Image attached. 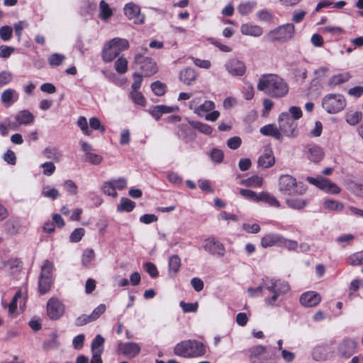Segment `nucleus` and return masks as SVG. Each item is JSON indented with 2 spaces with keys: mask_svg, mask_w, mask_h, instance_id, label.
Wrapping results in <instances>:
<instances>
[{
  "mask_svg": "<svg viewBox=\"0 0 363 363\" xmlns=\"http://www.w3.org/2000/svg\"><path fill=\"white\" fill-rule=\"evenodd\" d=\"M264 290L267 294H264V303L267 306L276 307L284 301L286 294L290 291L289 284L283 280L276 279L269 277L262 278Z\"/></svg>",
  "mask_w": 363,
  "mask_h": 363,
  "instance_id": "1",
  "label": "nucleus"
},
{
  "mask_svg": "<svg viewBox=\"0 0 363 363\" xmlns=\"http://www.w3.org/2000/svg\"><path fill=\"white\" fill-rule=\"evenodd\" d=\"M257 89L274 98H281L289 91L286 81L277 74H264L259 79Z\"/></svg>",
  "mask_w": 363,
  "mask_h": 363,
  "instance_id": "2",
  "label": "nucleus"
},
{
  "mask_svg": "<svg viewBox=\"0 0 363 363\" xmlns=\"http://www.w3.org/2000/svg\"><path fill=\"white\" fill-rule=\"evenodd\" d=\"M302 116V111L299 107L291 106L288 112L280 113L278 123L282 134L288 138H295L298 134L296 121Z\"/></svg>",
  "mask_w": 363,
  "mask_h": 363,
  "instance_id": "3",
  "label": "nucleus"
},
{
  "mask_svg": "<svg viewBox=\"0 0 363 363\" xmlns=\"http://www.w3.org/2000/svg\"><path fill=\"white\" fill-rule=\"evenodd\" d=\"M204 345L196 340H186L178 342L174 347V354L184 358H196L206 354Z\"/></svg>",
  "mask_w": 363,
  "mask_h": 363,
  "instance_id": "4",
  "label": "nucleus"
},
{
  "mask_svg": "<svg viewBox=\"0 0 363 363\" xmlns=\"http://www.w3.org/2000/svg\"><path fill=\"white\" fill-rule=\"evenodd\" d=\"M129 48V43L126 39L115 38L108 42L103 50V60L106 62H111L122 51Z\"/></svg>",
  "mask_w": 363,
  "mask_h": 363,
  "instance_id": "5",
  "label": "nucleus"
},
{
  "mask_svg": "<svg viewBox=\"0 0 363 363\" xmlns=\"http://www.w3.org/2000/svg\"><path fill=\"white\" fill-rule=\"evenodd\" d=\"M295 34V26L293 23H286L269 31L267 38L269 40L281 43L287 42L293 38Z\"/></svg>",
  "mask_w": 363,
  "mask_h": 363,
  "instance_id": "6",
  "label": "nucleus"
},
{
  "mask_svg": "<svg viewBox=\"0 0 363 363\" xmlns=\"http://www.w3.org/2000/svg\"><path fill=\"white\" fill-rule=\"evenodd\" d=\"M322 106L329 113H337L345 108L346 100L341 94H329L323 98Z\"/></svg>",
  "mask_w": 363,
  "mask_h": 363,
  "instance_id": "7",
  "label": "nucleus"
},
{
  "mask_svg": "<svg viewBox=\"0 0 363 363\" xmlns=\"http://www.w3.org/2000/svg\"><path fill=\"white\" fill-rule=\"evenodd\" d=\"M306 181L328 194H337L341 191L336 184L321 176L316 177H307Z\"/></svg>",
  "mask_w": 363,
  "mask_h": 363,
  "instance_id": "8",
  "label": "nucleus"
},
{
  "mask_svg": "<svg viewBox=\"0 0 363 363\" xmlns=\"http://www.w3.org/2000/svg\"><path fill=\"white\" fill-rule=\"evenodd\" d=\"M279 191L284 194H303L305 189L298 190L296 179L289 174L281 175L279 179Z\"/></svg>",
  "mask_w": 363,
  "mask_h": 363,
  "instance_id": "9",
  "label": "nucleus"
},
{
  "mask_svg": "<svg viewBox=\"0 0 363 363\" xmlns=\"http://www.w3.org/2000/svg\"><path fill=\"white\" fill-rule=\"evenodd\" d=\"M203 247L206 252L214 256L223 257L225 253V249L223 243L213 237L205 239Z\"/></svg>",
  "mask_w": 363,
  "mask_h": 363,
  "instance_id": "10",
  "label": "nucleus"
},
{
  "mask_svg": "<svg viewBox=\"0 0 363 363\" xmlns=\"http://www.w3.org/2000/svg\"><path fill=\"white\" fill-rule=\"evenodd\" d=\"M135 62L140 65V69L147 77L151 76L157 72L156 63L151 58L145 57L140 53L135 55Z\"/></svg>",
  "mask_w": 363,
  "mask_h": 363,
  "instance_id": "11",
  "label": "nucleus"
},
{
  "mask_svg": "<svg viewBox=\"0 0 363 363\" xmlns=\"http://www.w3.org/2000/svg\"><path fill=\"white\" fill-rule=\"evenodd\" d=\"M65 312L64 304L57 298H51L47 303V315L51 320H58Z\"/></svg>",
  "mask_w": 363,
  "mask_h": 363,
  "instance_id": "12",
  "label": "nucleus"
},
{
  "mask_svg": "<svg viewBox=\"0 0 363 363\" xmlns=\"http://www.w3.org/2000/svg\"><path fill=\"white\" fill-rule=\"evenodd\" d=\"M124 13L127 18L132 20L135 24H143L145 21V16L140 13V8L135 3L126 4L123 8Z\"/></svg>",
  "mask_w": 363,
  "mask_h": 363,
  "instance_id": "13",
  "label": "nucleus"
},
{
  "mask_svg": "<svg viewBox=\"0 0 363 363\" xmlns=\"http://www.w3.org/2000/svg\"><path fill=\"white\" fill-rule=\"evenodd\" d=\"M227 72L233 77H241L245 74V63L236 58L229 60L225 65Z\"/></svg>",
  "mask_w": 363,
  "mask_h": 363,
  "instance_id": "14",
  "label": "nucleus"
},
{
  "mask_svg": "<svg viewBox=\"0 0 363 363\" xmlns=\"http://www.w3.org/2000/svg\"><path fill=\"white\" fill-rule=\"evenodd\" d=\"M304 155L312 162L319 163L324 157L325 152L322 147L316 145H308L305 147Z\"/></svg>",
  "mask_w": 363,
  "mask_h": 363,
  "instance_id": "15",
  "label": "nucleus"
},
{
  "mask_svg": "<svg viewBox=\"0 0 363 363\" xmlns=\"http://www.w3.org/2000/svg\"><path fill=\"white\" fill-rule=\"evenodd\" d=\"M321 301L320 294L315 291H308L301 294L299 298L300 303L304 307H315Z\"/></svg>",
  "mask_w": 363,
  "mask_h": 363,
  "instance_id": "16",
  "label": "nucleus"
},
{
  "mask_svg": "<svg viewBox=\"0 0 363 363\" xmlns=\"http://www.w3.org/2000/svg\"><path fill=\"white\" fill-rule=\"evenodd\" d=\"M250 359L252 363H270L267 359L266 347L255 346L250 350Z\"/></svg>",
  "mask_w": 363,
  "mask_h": 363,
  "instance_id": "17",
  "label": "nucleus"
},
{
  "mask_svg": "<svg viewBox=\"0 0 363 363\" xmlns=\"http://www.w3.org/2000/svg\"><path fill=\"white\" fill-rule=\"evenodd\" d=\"M357 342L352 339L343 340L338 346L340 354L345 357H350L355 351Z\"/></svg>",
  "mask_w": 363,
  "mask_h": 363,
  "instance_id": "18",
  "label": "nucleus"
},
{
  "mask_svg": "<svg viewBox=\"0 0 363 363\" xmlns=\"http://www.w3.org/2000/svg\"><path fill=\"white\" fill-rule=\"evenodd\" d=\"M119 351L129 358L135 357L140 351V347L135 342L120 343Z\"/></svg>",
  "mask_w": 363,
  "mask_h": 363,
  "instance_id": "19",
  "label": "nucleus"
},
{
  "mask_svg": "<svg viewBox=\"0 0 363 363\" xmlns=\"http://www.w3.org/2000/svg\"><path fill=\"white\" fill-rule=\"evenodd\" d=\"M177 110V106L157 105L154 106L152 108L150 109L148 111L156 121H159L163 114L173 113Z\"/></svg>",
  "mask_w": 363,
  "mask_h": 363,
  "instance_id": "20",
  "label": "nucleus"
},
{
  "mask_svg": "<svg viewBox=\"0 0 363 363\" xmlns=\"http://www.w3.org/2000/svg\"><path fill=\"white\" fill-rule=\"evenodd\" d=\"M18 98L19 94L13 89H5L1 95V103L6 107L13 105Z\"/></svg>",
  "mask_w": 363,
  "mask_h": 363,
  "instance_id": "21",
  "label": "nucleus"
},
{
  "mask_svg": "<svg viewBox=\"0 0 363 363\" xmlns=\"http://www.w3.org/2000/svg\"><path fill=\"white\" fill-rule=\"evenodd\" d=\"M260 133L266 136H272L279 141H282L284 135L274 124H268L260 128Z\"/></svg>",
  "mask_w": 363,
  "mask_h": 363,
  "instance_id": "22",
  "label": "nucleus"
},
{
  "mask_svg": "<svg viewBox=\"0 0 363 363\" xmlns=\"http://www.w3.org/2000/svg\"><path fill=\"white\" fill-rule=\"evenodd\" d=\"M282 236L278 233H269L265 235L261 240V245L264 247H269L274 245L280 247Z\"/></svg>",
  "mask_w": 363,
  "mask_h": 363,
  "instance_id": "23",
  "label": "nucleus"
},
{
  "mask_svg": "<svg viewBox=\"0 0 363 363\" xmlns=\"http://www.w3.org/2000/svg\"><path fill=\"white\" fill-rule=\"evenodd\" d=\"M240 32L242 35L253 37H259L263 33L262 28L257 25L244 23L240 26Z\"/></svg>",
  "mask_w": 363,
  "mask_h": 363,
  "instance_id": "24",
  "label": "nucleus"
},
{
  "mask_svg": "<svg viewBox=\"0 0 363 363\" xmlns=\"http://www.w3.org/2000/svg\"><path fill=\"white\" fill-rule=\"evenodd\" d=\"M113 9L104 0H101L99 5V17L104 21H108L113 16Z\"/></svg>",
  "mask_w": 363,
  "mask_h": 363,
  "instance_id": "25",
  "label": "nucleus"
},
{
  "mask_svg": "<svg viewBox=\"0 0 363 363\" xmlns=\"http://www.w3.org/2000/svg\"><path fill=\"white\" fill-rule=\"evenodd\" d=\"M179 79L184 84L191 85L196 79V74L194 69L188 67L180 72Z\"/></svg>",
  "mask_w": 363,
  "mask_h": 363,
  "instance_id": "26",
  "label": "nucleus"
},
{
  "mask_svg": "<svg viewBox=\"0 0 363 363\" xmlns=\"http://www.w3.org/2000/svg\"><path fill=\"white\" fill-rule=\"evenodd\" d=\"M274 157L272 151H267L258 158V164L262 168H269L274 165Z\"/></svg>",
  "mask_w": 363,
  "mask_h": 363,
  "instance_id": "27",
  "label": "nucleus"
},
{
  "mask_svg": "<svg viewBox=\"0 0 363 363\" xmlns=\"http://www.w3.org/2000/svg\"><path fill=\"white\" fill-rule=\"evenodd\" d=\"M169 275L174 277L179 271L181 259L177 255L171 256L169 259Z\"/></svg>",
  "mask_w": 363,
  "mask_h": 363,
  "instance_id": "28",
  "label": "nucleus"
},
{
  "mask_svg": "<svg viewBox=\"0 0 363 363\" xmlns=\"http://www.w3.org/2000/svg\"><path fill=\"white\" fill-rule=\"evenodd\" d=\"M259 201H263L272 207H280V202L278 199L274 196L267 191L259 193Z\"/></svg>",
  "mask_w": 363,
  "mask_h": 363,
  "instance_id": "29",
  "label": "nucleus"
},
{
  "mask_svg": "<svg viewBox=\"0 0 363 363\" xmlns=\"http://www.w3.org/2000/svg\"><path fill=\"white\" fill-rule=\"evenodd\" d=\"M16 118L21 125H29L33 122L34 116L29 111L23 110L16 115Z\"/></svg>",
  "mask_w": 363,
  "mask_h": 363,
  "instance_id": "30",
  "label": "nucleus"
},
{
  "mask_svg": "<svg viewBox=\"0 0 363 363\" xmlns=\"http://www.w3.org/2000/svg\"><path fill=\"white\" fill-rule=\"evenodd\" d=\"M215 108V104L212 101H205L201 104L199 107L195 108V114L198 116H203L206 113L213 111Z\"/></svg>",
  "mask_w": 363,
  "mask_h": 363,
  "instance_id": "31",
  "label": "nucleus"
},
{
  "mask_svg": "<svg viewBox=\"0 0 363 363\" xmlns=\"http://www.w3.org/2000/svg\"><path fill=\"white\" fill-rule=\"evenodd\" d=\"M60 346L58 341V334L56 331L52 332L50 335V339L43 342L44 350H54Z\"/></svg>",
  "mask_w": 363,
  "mask_h": 363,
  "instance_id": "32",
  "label": "nucleus"
},
{
  "mask_svg": "<svg viewBox=\"0 0 363 363\" xmlns=\"http://www.w3.org/2000/svg\"><path fill=\"white\" fill-rule=\"evenodd\" d=\"M286 203L289 208L296 210H301L304 208L307 205L306 201L301 198L286 199Z\"/></svg>",
  "mask_w": 363,
  "mask_h": 363,
  "instance_id": "33",
  "label": "nucleus"
},
{
  "mask_svg": "<svg viewBox=\"0 0 363 363\" xmlns=\"http://www.w3.org/2000/svg\"><path fill=\"white\" fill-rule=\"evenodd\" d=\"M240 184L247 186L257 188L262 186L263 184V178L257 175H254L240 182Z\"/></svg>",
  "mask_w": 363,
  "mask_h": 363,
  "instance_id": "34",
  "label": "nucleus"
},
{
  "mask_svg": "<svg viewBox=\"0 0 363 363\" xmlns=\"http://www.w3.org/2000/svg\"><path fill=\"white\" fill-rule=\"evenodd\" d=\"M351 76L348 72L340 73L333 75L329 80V84L330 86H337L340 84L347 82L350 79Z\"/></svg>",
  "mask_w": 363,
  "mask_h": 363,
  "instance_id": "35",
  "label": "nucleus"
},
{
  "mask_svg": "<svg viewBox=\"0 0 363 363\" xmlns=\"http://www.w3.org/2000/svg\"><path fill=\"white\" fill-rule=\"evenodd\" d=\"M256 4V2L253 1L241 3L238 6V12L241 15H247L255 9Z\"/></svg>",
  "mask_w": 363,
  "mask_h": 363,
  "instance_id": "36",
  "label": "nucleus"
},
{
  "mask_svg": "<svg viewBox=\"0 0 363 363\" xmlns=\"http://www.w3.org/2000/svg\"><path fill=\"white\" fill-rule=\"evenodd\" d=\"M323 204L325 208L330 211H340L344 208L342 203L334 199H327Z\"/></svg>",
  "mask_w": 363,
  "mask_h": 363,
  "instance_id": "37",
  "label": "nucleus"
},
{
  "mask_svg": "<svg viewBox=\"0 0 363 363\" xmlns=\"http://www.w3.org/2000/svg\"><path fill=\"white\" fill-rule=\"evenodd\" d=\"M190 124L194 129L205 135H210L213 131V128L206 123H203L199 121H192Z\"/></svg>",
  "mask_w": 363,
  "mask_h": 363,
  "instance_id": "38",
  "label": "nucleus"
},
{
  "mask_svg": "<svg viewBox=\"0 0 363 363\" xmlns=\"http://www.w3.org/2000/svg\"><path fill=\"white\" fill-rule=\"evenodd\" d=\"M41 195L43 197L55 200L59 196L60 194L57 189L50 187V186H44L42 189Z\"/></svg>",
  "mask_w": 363,
  "mask_h": 363,
  "instance_id": "39",
  "label": "nucleus"
},
{
  "mask_svg": "<svg viewBox=\"0 0 363 363\" xmlns=\"http://www.w3.org/2000/svg\"><path fill=\"white\" fill-rule=\"evenodd\" d=\"M362 118L361 111H354L346 114L345 119L347 123L351 125H355L359 123Z\"/></svg>",
  "mask_w": 363,
  "mask_h": 363,
  "instance_id": "40",
  "label": "nucleus"
},
{
  "mask_svg": "<svg viewBox=\"0 0 363 363\" xmlns=\"http://www.w3.org/2000/svg\"><path fill=\"white\" fill-rule=\"evenodd\" d=\"M104 338L101 335H97L91 342V352H103Z\"/></svg>",
  "mask_w": 363,
  "mask_h": 363,
  "instance_id": "41",
  "label": "nucleus"
},
{
  "mask_svg": "<svg viewBox=\"0 0 363 363\" xmlns=\"http://www.w3.org/2000/svg\"><path fill=\"white\" fill-rule=\"evenodd\" d=\"M53 267V264L51 262L45 260L41 267L40 277L52 279Z\"/></svg>",
  "mask_w": 363,
  "mask_h": 363,
  "instance_id": "42",
  "label": "nucleus"
},
{
  "mask_svg": "<svg viewBox=\"0 0 363 363\" xmlns=\"http://www.w3.org/2000/svg\"><path fill=\"white\" fill-rule=\"evenodd\" d=\"M52 279L40 277L38 281V289L41 294L48 293L51 287Z\"/></svg>",
  "mask_w": 363,
  "mask_h": 363,
  "instance_id": "43",
  "label": "nucleus"
},
{
  "mask_svg": "<svg viewBox=\"0 0 363 363\" xmlns=\"http://www.w3.org/2000/svg\"><path fill=\"white\" fill-rule=\"evenodd\" d=\"M240 194L242 196L254 202H259V194L249 189H240Z\"/></svg>",
  "mask_w": 363,
  "mask_h": 363,
  "instance_id": "44",
  "label": "nucleus"
},
{
  "mask_svg": "<svg viewBox=\"0 0 363 363\" xmlns=\"http://www.w3.org/2000/svg\"><path fill=\"white\" fill-rule=\"evenodd\" d=\"M135 206L134 201L128 199H122L121 204L118 206V211L130 212Z\"/></svg>",
  "mask_w": 363,
  "mask_h": 363,
  "instance_id": "45",
  "label": "nucleus"
},
{
  "mask_svg": "<svg viewBox=\"0 0 363 363\" xmlns=\"http://www.w3.org/2000/svg\"><path fill=\"white\" fill-rule=\"evenodd\" d=\"M347 262L352 266L363 265V251L350 255L347 259Z\"/></svg>",
  "mask_w": 363,
  "mask_h": 363,
  "instance_id": "46",
  "label": "nucleus"
},
{
  "mask_svg": "<svg viewBox=\"0 0 363 363\" xmlns=\"http://www.w3.org/2000/svg\"><path fill=\"white\" fill-rule=\"evenodd\" d=\"M65 60V56L62 54L59 53H53L50 55L48 58L49 65L50 66L55 67L60 65Z\"/></svg>",
  "mask_w": 363,
  "mask_h": 363,
  "instance_id": "47",
  "label": "nucleus"
},
{
  "mask_svg": "<svg viewBox=\"0 0 363 363\" xmlns=\"http://www.w3.org/2000/svg\"><path fill=\"white\" fill-rule=\"evenodd\" d=\"M43 155L46 158L52 159L54 160H59L61 157V155L59 152L58 150L53 147H46L43 150Z\"/></svg>",
  "mask_w": 363,
  "mask_h": 363,
  "instance_id": "48",
  "label": "nucleus"
},
{
  "mask_svg": "<svg viewBox=\"0 0 363 363\" xmlns=\"http://www.w3.org/2000/svg\"><path fill=\"white\" fill-rule=\"evenodd\" d=\"M95 257L94 252L92 249H86L83 252L82 256V264L84 266H88L94 260Z\"/></svg>",
  "mask_w": 363,
  "mask_h": 363,
  "instance_id": "49",
  "label": "nucleus"
},
{
  "mask_svg": "<svg viewBox=\"0 0 363 363\" xmlns=\"http://www.w3.org/2000/svg\"><path fill=\"white\" fill-rule=\"evenodd\" d=\"M209 156L211 160L215 163H221L224 158L223 152L218 148H213Z\"/></svg>",
  "mask_w": 363,
  "mask_h": 363,
  "instance_id": "50",
  "label": "nucleus"
},
{
  "mask_svg": "<svg viewBox=\"0 0 363 363\" xmlns=\"http://www.w3.org/2000/svg\"><path fill=\"white\" fill-rule=\"evenodd\" d=\"M280 247H285L290 251L296 250L298 243L296 240H289L282 237Z\"/></svg>",
  "mask_w": 363,
  "mask_h": 363,
  "instance_id": "51",
  "label": "nucleus"
},
{
  "mask_svg": "<svg viewBox=\"0 0 363 363\" xmlns=\"http://www.w3.org/2000/svg\"><path fill=\"white\" fill-rule=\"evenodd\" d=\"M179 306L184 313H195L198 310L199 304L195 303H186L183 301H180Z\"/></svg>",
  "mask_w": 363,
  "mask_h": 363,
  "instance_id": "52",
  "label": "nucleus"
},
{
  "mask_svg": "<svg viewBox=\"0 0 363 363\" xmlns=\"http://www.w3.org/2000/svg\"><path fill=\"white\" fill-rule=\"evenodd\" d=\"M128 61L125 58L119 57L115 62V69L119 74H124L127 71Z\"/></svg>",
  "mask_w": 363,
  "mask_h": 363,
  "instance_id": "53",
  "label": "nucleus"
},
{
  "mask_svg": "<svg viewBox=\"0 0 363 363\" xmlns=\"http://www.w3.org/2000/svg\"><path fill=\"white\" fill-rule=\"evenodd\" d=\"M84 234L85 230L84 228H76L69 235V241L72 242H78L82 240Z\"/></svg>",
  "mask_w": 363,
  "mask_h": 363,
  "instance_id": "54",
  "label": "nucleus"
},
{
  "mask_svg": "<svg viewBox=\"0 0 363 363\" xmlns=\"http://www.w3.org/2000/svg\"><path fill=\"white\" fill-rule=\"evenodd\" d=\"M264 286V281L262 280V284L257 288L250 287L247 289V292L251 297L259 296L265 294Z\"/></svg>",
  "mask_w": 363,
  "mask_h": 363,
  "instance_id": "55",
  "label": "nucleus"
},
{
  "mask_svg": "<svg viewBox=\"0 0 363 363\" xmlns=\"http://www.w3.org/2000/svg\"><path fill=\"white\" fill-rule=\"evenodd\" d=\"M43 169V173L46 176L52 175L55 171V165L52 162H46L40 165Z\"/></svg>",
  "mask_w": 363,
  "mask_h": 363,
  "instance_id": "56",
  "label": "nucleus"
},
{
  "mask_svg": "<svg viewBox=\"0 0 363 363\" xmlns=\"http://www.w3.org/2000/svg\"><path fill=\"white\" fill-rule=\"evenodd\" d=\"M102 190L104 193L108 196H111L113 197H116L118 196L115 186L110 181L104 183Z\"/></svg>",
  "mask_w": 363,
  "mask_h": 363,
  "instance_id": "57",
  "label": "nucleus"
},
{
  "mask_svg": "<svg viewBox=\"0 0 363 363\" xmlns=\"http://www.w3.org/2000/svg\"><path fill=\"white\" fill-rule=\"evenodd\" d=\"M5 230L10 235H15L18 233V225L13 220H8L4 224Z\"/></svg>",
  "mask_w": 363,
  "mask_h": 363,
  "instance_id": "58",
  "label": "nucleus"
},
{
  "mask_svg": "<svg viewBox=\"0 0 363 363\" xmlns=\"http://www.w3.org/2000/svg\"><path fill=\"white\" fill-rule=\"evenodd\" d=\"M151 89L155 95L161 96L165 92V86L162 83L157 81L151 84Z\"/></svg>",
  "mask_w": 363,
  "mask_h": 363,
  "instance_id": "59",
  "label": "nucleus"
},
{
  "mask_svg": "<svg viewBox=\"0 0 363 363\" xmlns=\"http://www.w3.org/2000/svg\"><path fill=\"white\" fill-rule=\"evenodd\" d=\"M242 94L246 100H251L255 95L253 86L250 83H246L242 89Z\"/></svg>",
  "mask_w": 363,
  "mask_h": 363,
  "instance_id": "60",
  "label": "nucleus"
},
{
  "mask_svg": "<svg viewBox=\"0 0 363 363\" xmlns=\"http://www.w3.org/2000/svg\"><path fill=\"white\" fill-rule=\"evenodd\" d=\"M64 189L67 192L71 195H76L77 194V186L72 180H66L64 184Z\"/></svg>",
  "mask_w": 363,
  "mask_h": 363,
  "instance_id": "61",
  "label": "nucleus"
},
{
  "mask_svg": "<svg viewBox=\"0 0 363 363\" xmlns=\"http://www.w3.org/2000/svg\"><path fill=\"white\" fill-rule=\"evenodd\" d=\"M257 16L261 21L269 22L273 18L272 13L266 9H262L257 13Z\"/></svg>",
  "mask_w": 363,
  "mask_h": 363,
  "instance_id": "62",
  "label": "nucleus"
},
{
  "mask_svg": "<svg viewBox=\"0 0 363 363\" xmlns=\"http://www.w3.org/2000/svg\"><path fill=\"white\" fill-rule=\"evenodd\" d=\"M143 267L152 278L158 277L159 273L157 269L153 263L146 262L144 264Z\"/></svg>",
  "mask_w": 363,
  "mask_h": 363,
  "instance_id": "63",
  "label": "nucleus"
},
{
  "mask_svg": "<svg viewBox=\"0 0 363 363\" xmlns=\"http://www.w3.org/2000/svg\"><path fill=\"white\" fill-rule=\"evenodd\" d=\"M12 35V28L9 26H4L0 28V38L4 41H8Z\"/></svg>",
  "mask_w": 363,
  "mask_h": 363,
  "instance_id": "64",
  "label": "nucleus"
}]
</instances>
